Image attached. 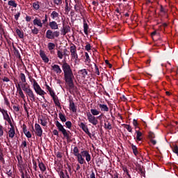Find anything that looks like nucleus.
Listing matches in <instances>:
<instances>
[{"mask_svg": "<svg viewBox=\"0 0 178 178\" xmlns=\"http://www.w3.org/2000/svg\"><path fill=\"white\" fill-rule=\"evenodd\" d=\"M79 127L82 129V130L86 133V134H88L90 138H92V136L91 135V133H90V130H88V127L84 124V122H81L79 124Z\"/></svg>", "mask_w": 178, "mask_h": 178, "instance_id": "obj_8", "label": "nucleus"}, {"mask_svg": "<svg viewBox=\"0 0 178 178\" xmlns=\"http://www.w3.org/2000/svg\"><path fill=\"white\" fill-rule=\"evenodd\" d=\"M19 77L21 79V81L22 83H26L27 82L26 81V75L24 74V73H21L20 75H19Z\"/></svg>", "mask_w": 178, "mask_h": 178, "instance_id": "obj_42", "label": "nucleus"}, {"mask_svg": "<svg viewBox=\"0 0 178 178\" xmlns=\"http://www.w3.org/2000/svg\"><path fill=\"white\" fill-rule=\"evenodd\" d=\"M124 127L129 132L133 133V128L129 124H124Z\"/></svg>", "mask_w": 178, "mask_h": 178, "instance_id": "obj_41", "label": "nucleus"}, {"mask_svg": "<svg viewBox=\"0 0 178 178\" xmlns=\"http://www.w3.org/2000/svg\"><path fill=\"white\" fill-rule=\"evenodd\" d=\"M62 70L64 73V80L69 86L70 90L74 88V75L73 74V70L72 67L67 62H64L62 65Z\"/></svg>", "mask_w": 178, "mask_h": 178, "instance_id": "obj_1", "label": "nucleus"}, {"mask_svg": "<svg viewBox=\"0 0 178 178\" xmlns=\"http://www.w3.org/2000/svg\"><path fill=\"white\" fill-rule=\"evenodd\" d=\"M53 1L55 5H57V6L62 5V0H53Z\"/></svg>", "mask_w": 178, "mask_h": 178, "instance_id": "obj_49", "label": "nucleus"}, {"mask_svg": "<svg viewBox=\"0 0 178 178\" xmlns=\"http://www.w3.org/2000/svg\"><path fill=\"white\" fill-rule=\"evenodd\" d=\"M23 127V132L24 134L27 133L29 131H27V126H26L24 124L22 125Z\"/></svg>", "mask_w": 178, "mask_h": 178, "instance_id": "obj_59", "label": "nucleus"}, {"mask_svg": "<svg viewBox=\"0 0 178 178\" xmlns=\"http://www.w3.org/2000/svg\"><path fill=\"white\" fill-rule=\"evenodd\" d=\"M76 157H77V161L79 163H80V165H83V163H86V160L84 159V158H83V156L81 155V154L76 156Z\"/></svg>", "mask_w": 178, "mask_h": 178, "instance_id": "obj_24", "label": "nucleus"}, {"mask_svg": "<svg viewBox=\"0 0 178 178\" xmlns=\"http://www.w3.org/2000/svg\"><path fill=\"white\" fill-rule=\"evenodd\" d=\"M16 33L17 34L18 37H19V38H24V33L20 31V29H17Z\"/></svg>", "mask_w": 178, "mask_h": 178, "instance_id": "obj_29", "label": "nucleus"}, {"mask_svg": "<svg viewBox=\"0 0 178 178\" xmlns=\"http://www.w3.org/2000/svg\"><path fill=\"white\" fill-rule=\"evenodd\" d=\"M52 98L56 106H60V102H59V98H58V96L56 95Z\"/></svg>", "mask_w": 178, "mask_h": 178, "instance_id": "obj_28", "label": "nucleus"}, {"mask_svg": "<svg viewBox=\"0 0 178 178\" xmlns=\"http://www.w3.org/2000/svg\"><path fill=\"white\" fill-rule=\"evenodd\" d=\"M0 112H1L4 120H6L9 124H12V120H10V117H9V114H8V111L5 109H0Z\"/></svg>", "mask_w": 178, "mask_h": 178, "instance_id": "obj_7", "label": "nucleus"}, {"mask_svg": "<svg viewBox=\"0 0 178 178\" xmlns=\"http://www.w3.org/2000/svg\"><path fill=\"white\" fill-rule=\"evenodd\" d=\"M70 109L74 113L77 112V108H76V106L74 105V102L72 100L70 101Z\"/></svg>", "mask_w": 178, "mask_h": 178, "instance_id": "obj_23", "label": "nucleus"}, {"mask_svg": "<svg viewBox=\"0 0 178 178\" xmlns=\"http://www.w3.org/2000/svg\"><path fill=\"white\" fill-rule=\"evenodd\" d=\"M105 63H106V65H108V67H109L110 69H112V64H111V63H109V60H105Z\"/></svg>", "mask_w": 178, "mask_h": 178, "instance_id": "obj_63", "label": "nucleus"}, {"mask_svg": "<svg viewBox=\"0 0 178 178\" xmlns=\"http://www.w3.org/2000/svg\"><path fill=\"white\" fill-rule=\"evenodd\" d=\"M16 87L18 94L19 95L21 98H22V99H24L26 98V96L24 95V93H23V90H22V86H20V83L16 85Z\"/></svg>", "mask_w": 178, "mask_h": 178, "instance_id": "obj_16", "label": "nucleus"}, {"mask_svg": "<svg viewBox=\"0 0 178 178\" xmlns=\"http://www.w3.org/2000/svg\"><path fill=\"white\" fill-rule=\"evenodd\" d=\"M149 138L150 140V143H152L153 145H156V141L154 140V138H155V134H154V132H149Z\"/></svg>", "mask_w": 178, "mask_h": 178, "instance_id": "obj_18", "label": "nucleus"}, {"mask_svg": "<svg viewBox=\"0 0 178 178\" xmlns=\"http://www.w3.org/2000/svg\"><path fill=\"white\" fill-rule=\"evenodd\" d=\"M42 24H46L47 23H48V15H45L44 19H42Z\"/></svg>", "mask_w": 178, "mask_h": 178, "instance_id": "obj_54", "label": "nucleus"}, {"mask_svg": "<svg viewBox=\"0 0 178 178\" xmlns=\"http://www.w3.org/2000/svg\"><path fill=\"white\" fill-rule=\"evenodd\" d=\"M57 56L59 58V59H63V53L60 51V50H58Z\"/></svg>", "mask_w": 178, "mask_h": 178, "instance_id": "obj_44", "label": "nucleus"}, {"mask_svg": "<svg viewBox=\"0 0 178 178\" xmlns=\"http://www.w3.org/2000/svg\"><path fill=\"white\" fill-rule=\"evenodd\" d=\"M2 136H3V127L0 125V137H2Z\"/></svg>", "mask_w": 178, "mask_h": 178, "instance_id": "obj_60", "label": "nucleus"}, {"mask_svg": "<svg viewBox=\"0 0 178 178\" xmlns=\"http://www.w3.org/2000/svg\"><path fill=\"white\" fill-rule=\"evenodd\" d=\"M86 116L88 118V120L89 123L93 124V126H97L98 124V120L95 116L91 114V113H87Z\"/></svg>", "mask_w": 178, "mask_h": 178, "instance_id": "obj_6", "label": "nucleus"}, {"mask_svg": "<svg viewBox=\"0 0 178 178\" xmlns=\"http://www.w3.org/2000/svg\"><path fill=\"white\" fill-rule=\"evenodd\" d=\"M50 16L53 20H55L56 17H59V13H56V11H53Z\"/></svg>", "mask_w": 178, "mask_h": 178, "instance_id": "obj_35", "label": "nucleus"}, {"mask_svg": "<svg viewBox=\"0 0 178 178\" xmlns=\"http://www.w3.org/2000/svg\"><path fill=\"white\" fill-rule=\"evenodd\" d=\"M65 126L67 127V129H72V122L67 121L65 122Z\"/></svg>", "mask_w": 178, "mask_h": 178, "instance_id": "obj_53", "label": "nucleus"}, {"mask_svg": "<svg viewBox=\"0 0 178 178\" xmlns=\"http://www.w3.org/2000/svg\"><path fill=\"white\" fill-rule=\"evenodd\" d=\"M39 55L44 63H48V62H49V58L47 56V54H45V51L40 50Z\"/></svg>", "mask_w": 178, "mask_h": 178, "instance_id": "obj_11", "label": "nucleus"}, {"mask_svg": "<svg viewBox=\"0 0 178 178\" xmlns=\"http://www.w3.org/2000/svg\"><path fill=\"white\" fill-rule=\"evenodd\" d=\"M41 2L40 1H36L33 3V9H35V10H38L40 9V5Z\"/></svg>", "mask_w": 178, "mask_h": 178, "instance_id": "obj_32", "label": "nucleus"}, {"mask_svg": "<svg viewBox=\"0 0 178 178\" xmlns=\"http://www.w3.org/2000/svg\"><path fill=\"white\" fill-rule=\"evenodd\" d=\"M40 30H38V29H37L35 26L33 27V29L31 30V33H33L35 35L38 34Z\"/></svg>", "mask_w": 178, "mask_h": 178, "instance_id": "obj_48", "label": "nucleus"}, {"mask_svg": "<svg viewBox=\"0 0 178 178\" xmlns=\"http://www.w3.org/2000/svg\"><path fill=\"white\" fill-rule=\"evenodd\" d=\"M10 129L8 131V136L10 138H13L15 137V134H16V131H15V126L13 124H10Z\"/></svg>", "mask_w": 178, "mask_h": 178, "instance_id": "obj_14", "label": "nucleus"}, {"mask_svg": "<svg viewBox=\"0 0 178 178\" xmlns=\"http://www.w3.org/2000/svg\"><path fill=\"white\" fill-rule=\"evenodd\" d=\"M59 176L60 178H70L69 177V173L67 172V170H65V172L63 171H60Z\"/></svg>", "mask_w": 178, "mask_h": 178, "instance_id": "obj_22", "label": "nucleus"}, {"mask_svg": "<svg viewBox=\"0 0 178 178\" xmlns=\"http://www.w3.org/2000/svg\"><path fill=\"white\" fill-rule=\"evenodd\" d=\"M9 6H13V8H17V3L13 0L8 1Z\"/></svg>", "mask_w": 178, "mask_h": 178, "instance_id": "obj_39", "label": "nucleus"}, {"mask_svg": "<svg viewBox=\"0 0 178 178\" xmlns=\"http://www.w3.org/2000/svg\"><path fill=\"white\" fill-rule=\"evenodd\" d=\"M19 17H20V12H18L16 15H15V20H19Z\"/></svg>", "mask_w": 178, "mask_h": 178, "instance_id": "obj_64", "label": "nucleus"}, {"mask_svg": "<svg viewBox=\"0 0 178 178\" xmlns=\"http://www.w3.org/2000/svg\"><path fill=\"white\" fill-rule=\"evenodd\" d=\"M25 94L26 97H29L32 101V102H35V95H34V92H33V90L31 88L28 89V90L25 91Z\"/></svg>", "mask_w": 178, "mask_h": 178, "instance_id": "obj_9", "label": "nucleus"}, {"mask_svg": "<svg viewBox=\"0 0 178 178\" xmlns=\"http://www.w3.org/2000/svg\"><path fill=\"white\" fill-rule=\"evenodd\" d=\"M13 109L15 111V112H19V111H20V107L19 105H13Z\"/></svg>", "mask_w": 178, "mask_h": 178, "instance_id": "obj_45", "label": "nucleus"}, {"mask_svg": "<svg viewBox=\"0 0 178 178\" xmlns=\"http://www.w3.org/2000/svg\"><path fill=\"white\" fill-rule=\"evenodd\" d=\"M22 83L23 84L22 86V88L24 92H26V91L30 90V85H29V83H27V82Z\"/></svg>", "mask_w": 178, "mask_h": 178, "instance_id": "obj_25", "label": "nucleus"}, {"mask_svg": "<svg viewBox=\"0 0 178 178\" xmlns=\"http://www.w3.org/2000/svg\"><path fill=\"white\" fill-rule=\"evenodd\" d=\"M49 92V95H51V97L52 98H54V97L56 96V95L55 94V92L54 91V90H50Z\"/></svg>", "mask_w": 178, "mask_h": 178, "instance_id": "obj_57", "label": "nucleus"}, {"mask_svg": "<svg viewBox=\"0 0 178 178\" xmlns=\"http://www.w3.org/2000/svg\"><path fill=\"white\" fill-rule=\"evenodd\" d=\"M160 12L161 13H164V15H166L168 10L165 8H163V6H161Z\"/></svg>", "mask_w": 178, "mask_h": 178, "instance_id": "obj_52", "label": "nucleus"}, {"mask_svg": "<svg viewBox=\"0 0 178 178\" xmlns=\"http://www.w3.org/2000/svg\"><path fill=\"white\" fill-rule=\"evenodd\" d=\"M24 134L27 138H31V133H30V131H28Z\"/></svg>", "mask_w": 178, "mask_h": 178, "instance_id": "obj_61", "label": "nucleus"}, {"mask_svg": "<svg viewBox=\"0 0 178 178\" xmlns=\"http://www.w3.org/2000/svg\"><path fill=\"white\" fill-rule=\"evenodd\" d=\"M60 35V32L59 31H52L51 29H48L46 32L45 37L47 40H55V38H58Z\"/></svg>", "mask_w": 178, "mask_h": 178, "instance_id": "obj_4", "label": "nucleus"}, {"mask_svg": "<svg viewBox=\"0 0 178 178\" xmlns=\"http://www.w3.org/2000/svg\"><path fill=\"white\" fill-rule=\"evenodd\" d=\"M58 116L61 122H63V123H65V122H66V115H65V114H63L62 113L60 112L58 113Z\"/></svg>", "mask_w": 178, "mask_h": 178, "instance_id": "obj_31", "label": "nucleus"}, {"mask_svg": "<svg viewBox=\"0 0 178 178\" xmlns=\"http://www.w3.org/2000/svg\"><path fill=\"white\" fill-rule=\"evenodd\" d=\"M47 48L49 51H52V49H55V44L52 42H49L47 44Z\"/></svg>", "mask_w": 178, "mask_h": 178, "instance_id": "obj_38", "label": "nucleus"}, {"mask_svg": "<svg viewBox=\"0 0 178 178\" xmlns=\"http://www.w3.org/2000/svg\"><path fill=\"white\" fill-rule=\"evenodd\" d=\"M131 148L134 155L137 156V155H138V150L137 149V146L134 145H131Z\"/></svg>", "mask_w": 178, "mask_h": 178, "instance_id": "obj_34", "label": "nucleus"}, {"mask_svg": "<svg viewBox=\"0 0 178 178\" xmlns=\"http://www.w3.org/2000/svg\"><path fill=\"white\" fill-rule=\"evenodd\" d=\"M106 123L104 124V128L106 129V130H112V124H111L109 121H107Z\"/></svg>", "mask_w": 178, "mask_h": 178, "instance_id": "obj_36", "label": "nucleus"}, {"mask_svg": "<svg viewBox=\"0 0 178 178\" xmlns=\"http://www.w3.org/2000/svg\"><path fill=\"white\" fill-rule=\"evenodd\" d=\"M85 49L86 51H91V44L90 43H88L85 47Z\"/></svg>", "mask_w": 178, "mask_h": 178, "instance_id": "obj_55", "label": "nucleus"}, {"mask_svg": "<svg viewBox=\"0 0 178 178\" xmlns=\"http://www.w3.org/2000/svg\"><path fill=\"white\" fill-rule=\"evenodd\" d=\"M136 140L137 141H142L143 138H141L143 136V133H141V131H136Z\"/></svg>", "mask_w": 178, "mask_h": 178, "instance_id": "obj_27", "label": "nucleus"}, {"mask_svg": "<svg viewBox=\"0 0 178 178\" xmlns=\"http://www.w3.org/2000/svg\"><path fill=\"white\" fill-rule=\"evenodd\" d=\"M90 112L93 116H98V115H99V113H100L99 111H98L95 108L90 109Z\"/></svg>", "mask_w": 178, "mask_h": 178, "instance_id": "obj_33", "label": "nucleus"}, {"mask_svg": "<svg viewBox=\"0 0 178 178\" xmlns=\"http://www.w3.org/2000/svg\"><path fill=\"white\" fill-rule=\"evenodd\" d=\"M69 51H67V49H64L63 51V56H69Z\"/></svg>", "mask_w": 178, "mask_h": 178, "instance_id": "obj_47", "label": "nucleus"}, {"mask_svg": "<svg viewBox=\"0 0 178 178\" xmlns=\"http://www.w3.org/2000/svg\"><path fill=\"white\" fill-rule=\"evenodd\" d=\"M55 124L58 131H60L63 136L67 138V141H69V140H70V135L69 134V133H70V131H67L63 125H62V124H60V122H59V121L58 120L55 121Z\"/></svg>", "mask_w": 178, "mask_h": 178, "instance_id": "obj_3", "label": "nucleus"}, {"mask_svg": "<svg viewBox=\"0 0 178 178\" xmlns=\"http://www.w3.org/2000/svg\"><path fill=\"white\" fill-rule=\"evenodd\" d=\"M51 69L53 71L55 72V73H56V74H60V73H62V69H60V66L56 64L52 65Z\"/></svg>", "mask_w": 178, "mask_h": 178, "instance_id": "obj_17", "label": "nucleus"}, {"mask_svg": "<svg viewBox=\"0 0 178 178\" xmlns=\"http://www.w3.org/2000/svg\"><path fill=\"white\" fill-rule=\"evenodd\" d=\"M78 73L82 74L83 77L88 76V71H87L86 69L79 70Z\"/></svg>", "mask_w": 178, "mask_h": 178, "instance_id": "obj_26", "label": "nucleus"}, {"mask_svg": "<svg viewBox=\"0 0 178 178\" xmlns=\"http://www.w3.org/2000/svg\"><path fill=\"white\" fill-rule=\"evenodd\" d=\"M38 167H39V169L41 170L42 173H44V172H46L47 167L45 166V164H44V163L39 161Z\"/></svg>", "mask_w": 178, "mask_h": 178, "instance_id": "obj_20", "label": "nucleus"}, {"mask_svg": "<svg viewBox=\"0 0 178 178\" xmlns=\"http://www.w3.org/2000/svg\"><path fill=\"white\" fill-rule=\"evenodd\" d=\"M2 81L5 83H9V81H10V79H9V78L6 77V76H3V78L2 79Z\"/></svg>", "mask_w": 178, "mask_h": 178, "instance_id": "obj_58", "label": "nucleus"}, {"mask_svg": "<svg viewBox=\"0 0 178 178\" xmlns=\"http://www.w3.org/2000/svg\"><path fill=\"white\" fill-rule=\"evenodd\" d=\"M81 154L82 156H84L86 158V161L87 162H90L91 161V155L87 150H83L81 152Z\"/></svg>", "mask_w": 178, "mask_h": 178, "instance_id": "obj_13", "label": "nucleus"}, {"mask_svg": "<svg viewBox=\"0 0 178 178\" xmlns=\"http://www.w3.org/2000/svg\"><path fill=\"white\" fill-rule=\"evenodd\" d=\"M33 25L34 26H38V27H42V22H41L40 19L35 18L33 20Z\"/></svg>", "mask_w": 178, "mask_h": 178, "instance_id": "obj_21", "label": "nucleus"}, {"mask_svg": "<svg viewBox=\"0 0 178 178\" xmlns=\"http://www.w3.org/2000/svg\"><path fill=\"white\" fill-rule=\"evenodd\" d=\"M15 55L16 56H17V58H19V59L22 58V56L20 55V52L17 49H15Z\"/></svg>", "mask_w": 178, "mask_h": 178, "instance_id": "obj_56", "label": "nucleus"}, {"mask_svg": "<svg viewBox=\"0 0 178 178\" xmlns=\"http://www.w3.org/2000/svg\"><path fill=\"white\" fill-rule=\"evenodd\" d=\"M73 154H74V156H77L80 155V153L79 151V147L77 146L74 147Z\"/></svg>", "mask_w": 178, "mask_h": 178, "instance_id": "obj_37", "label": "nucleus"}, {"mask_svg": "<svg viewBox=\"0 0 178 178\" xmlns=\"http://www.w3.org/2000/svg\"><path fill=\"white\" fill-rule=\"evenodd\" d=\"M140 175H142L143 176H144L145 175V172L144 171V170H143V168L141 167V165H140L138 168Z\"/></svg>", "mask_w": 178, "mask_h": 178, "instance_id": "obj_50", "label": "nucleus"}, {"mask_svg": "<svg viewBox=\"0 0 178 178\" xmlns=\"http://www.w3.org/2000/svg\"><path fill=\"white\" fill-rule=\"evenodd\" d=\"M85 56H86V62H88V63H90V62H91V59L90 58V56L88 55V53L85 52Z\"/></svg>", "mask_w": 178, "mask_h": 178, "instance_id": "obj_46", "label": "nucleus"}, {"mask_svg": "<svg viewBox=\"0 0 178 178\" xmlns=\"http://www.w3.org/2000/svg\"><path fill=\"white\" fill-rule=\"evenodd\" d=\"M94 73L97 74V76H99L100 72H99V68L98 67V65L97 64H95V71Z\"/></svg>", "mask_w": 178, "mask_h": 178, "instance_id": "obj_43", "label": "nucleus"}, {"mask_svg": "<svg viewBox=\"0 0 178 178\" xmlns=\"http://www.w3.org/2000/svg\"><path fill=\"white\" fill-rule=\"evenodd\" d=\"M83 31L85 34H88V24L86 20H83Z\"/></svg>", "mask_w": 178, "mask_h": 178, "instance_id": "obj_30", "label": "nucleus"}, {"mask_svg": "<svg viewBox=\"0 0 178 178\" xmlns=\"http://www.w3.org/2000/svg\"><path fill=\"white\" fill-rule=\"evenodd\" d=\"M172 151L175 154H177V155H178V147L177 145H174L172 147Z\"/></svg>", "mask_w": 178, "mask_h": 178, "instance_id": "obj_51", "label": "nucleus"}, {"mask_svg": "<svg viewBox=\"0 0 178 178\" xmlns=\"http://www.w3.org/2000/svg\"><path fill=\"white\" fill-rule=\"evenodd\" d=\"M61 33L63 35H66L67 33H70V27L69 26V25H65V24H63Z\"/></svg>", "mask_w": 178, "mask_h": 178, "instance_id": "obj_15", "label": "nucleus"}, {"mask_svg": "<svg viewBox=\"0 0 178 178\" xmlns=\"http://www.w3.org/2000/svg\"><path fill=\"white\" fill-rule=\"evenodd\" d=\"M35 134L38 137L42 136V128H41V126L39 124H35Z\"/></svg>", "mask_w": 178, "mask_h": 178, "instance_id": "obj_10", "label": "nucleus"}, {"mask_svg": "<svg viewBox=\"0 0 178 178\" xmlns=\"http://www.w3.org/2000/svg\"><path fill=\"white\" fill-rule=\"evenodd\" d=\"M33 169H34V170H35V171H37V168H38V166H37V162H35V161H33Z\"/></svg>", "mask_w": 178, "mask_h": 178, "instance_id": "obj_62", "label": "nucleus"}, {"mask_svg": "<svg viewBox=\"0 0 178 178\" xmlns=\"http://www.w3.org/2000/svg\"><path fill=\"white\" fill-rule=\"evenodd\" d=\"M70 51L72 59H74L75 63H77V62L80 61V59H79V54H77V47L76 45L72 44L70 46Z\"/></svg>", "mask_w": 178, "mask_h": 178, "instance_id": "obj_5", "label": "nucleus"}, {"mask_svg": "<svg viewBox=\"0 0 178 178\" xmlns=\"http://www.w3.org/2000/svg\"><path fill=\"white\" fill-rule=\"evenodd\" d=\"M49 26L51 29V30H58L59 29V26L58 25V23L55 21H51L50 18L49 19Z\"/></svg>", "mask_w": 178, "mask_h": 178, "instance_id": "obj_12", "label": "nucleus"}, {"mask_svg": "<svg viewBox=\"0 0 178 178\" xmlns=\"http://www.w3.org/2000/svg\"><path fill=\"white\" fill-rule=\"evenodd\" d=\"M31 82L33 83V87L36 94H38V95H40L43 99H45V97L44 95L47 94V92L41 89V86H40L37 81H35L34 79H31Z\"/></svg>", "mask_w": 178, "mask_h": 178, "instance_id": "obj_2", "label": "nucleus"}, {"mask_svg": "<svg viewBox=\"0 0 178 178\" xmlns=\"http://www.w3.org/2000/svg\"><path fill=\"white\" fill-rule=\"evenodd\" d=\"M99 108L101 109L102 112H109V107L106 104H99Z\"/></svg>", "mask_w": 178, "mask_h": 178, "instance_id": "obj_19", "label": "nucleus"}, {"mask_svg": "<svg viewBox=\"0 0 178 178\" xmlns=\"http://www.w3.org/2000/svg\"><path fill=\"white\" fill-rule=\"evenodd\" d=\"M74 9H75V12H76V13H81V11L80 10V9H81V6L79 4H75L74 5Z\"/></svg>", "mask_w": 178, "mask_h": 178, "instance_id": "obj_40", "label": "nucleus"}]
</instances>
